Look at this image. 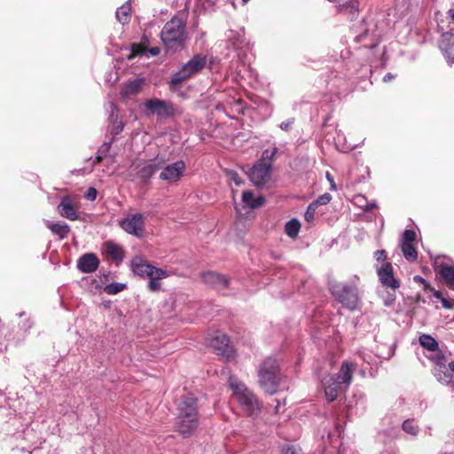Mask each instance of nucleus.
<instances>
[{
	"label": "nucleus",
	"mask_w": 454,
	"mask_h": 454,
	"mask_svg": "<svg viewBox=\"0 0 454 454\" xmlns=\"http://www.w3.org/2000/svg\"><path fill=\"white\" fill-rule=\"evenodd\" d=\"M355 370L356 365L353 363L348 361H344L342 363L335 379L344 387V389H347L351 384Z\"/></svg>",
	"instance_id": "a211bd4d"
},
{
	"label": "nucleus",
	"mask_w": 454,
	"mask_h": 454,
	"mask_svg": "<svg viewBox=\"0 0 454 454\" xmlns=\"http://www.w3.org/2000/svg\"><path fill=\"white\" fill-rule=\"evenodd\" d=\"M375 207H377V204L375 201L367 202L364 204V211H366V212H369Z\"/></svg>",
	"instance_id": "603ef678"
},
{
	"label": "nucleus",
	"mask_w": 454,
	"mask_h": 454,
	"mask_svg": "<svg viewBox=\"0 0 454 454\" xmlns=\"http://www.w3.org/2000/svg\"><path fill=\"white\" fill-rule=\"evenodd\" d=\"M377 274L380 284L386 288L395 291L399 288L400 283L395 278L391 262H384L377 267Z\"/></svg>",
	"instance_id": "f8f14e48"
},
{
	"label": "nucleus",
	"mask_w": 454,
	"mask_h": 454,
	"mask_svg": "<svg viewBox=\"0 0 454 454\" xmlns=\"http://www.w3.org/2000/svg\"><path fill=\"white\" fill-rule=\"evenodd\" d=\"M132 271L142 278H148L152 264L141 256H135L130 262Z\"/></svg>",
	"instance_id": "412c9836"
},
{
	"label": "nucleus",
	"mask_w": 454,
	"mask_h": 454,
	"mask_svg": "<svg viewBox=\"0 0 454 454\" xmlns=\"http://www.w3.org/2000/svg\"><path fill=\"white\" fill-rule=\"evenodd\" d=\"M374 258L377 262H387V254L385 250H377L374 252Z\"/></svg>",
	"instance_id": "c03bdc74"
},
{
	"label": "nucleus",
	"mask_w": 454,
	"mask_h": 454,
	"mask_svg": "<svg viewBox=\"0 0 454 454\" xmlns=\"http://www.w3.org/2000/svg\"><path fill=\"white\" fill-rule=\"evenodd\" d=\"M176 430L184 436L189 437L198 427L197 399L185 395L177 405Z\"/></svg>",
	"instance_id": "f257e3e1"
},
{
	"label": "nucleus",
	"mask_w": 454,
	"mask_h": 454,
	"mask_svg": "<svg viewBox=\"0 0 454 454\" xmlns=\"http://www.w3.org/2000/svg\"><path fill=\"white\" fill-rule=\"evenodd\" d=\"M271 168L270 163L258 160L249 171V178L255 186H262L270 179Z\"/></svg>",
	"instance_id": "1a4fd4ad"
},
{
	"label": "nucleus",
	"mask_w": 454,
	"mask_h": 454,
	"mask_svg": "<svg viewBox=\"0 0 454 454\" xmlns=\"http://www.w3.org/2000/svg\"><path fill=\"white\" fill-rule=\"evenodd\" d=\"M274 412H275L276 414H278V413H279V412H280V403H279V401H278V403H277V405H276V407H275V409H274Z\"/></svg>",
	"instance_id": "bf43d9fd"
},
{
	"label": "nucleus",
	"mask_w": 454,
	"mask_h": 454,
	"mask_svg": "<svg viewBox=\"0 0 454 454\" xmlns=\"http://www.w3.org/2000/svg\"><path fill=\"white\" fill-rule=\"evenodd\" d=\"M159 52H160V50L158 48H153L151 50V54L153 56L159 54Z\"/></svg>",
	"instance_id": "052dcab7"
},
{
	"label": "nucleus",
	"mask_w": 454,
	"mask_h": 454,
	"mask_svg": "<svg viewBox=\"0 0 454 454\" xmlns=\"http://www.w3.org/2000/svg\"><path fill=\"white\" fill-rule=\"evenodd\" d=\"M47 227L61 239H65L70 232L69 226L65 223H51L47 222Z\"/></svg>",
	"instance_id": "c85d7f7f"
},
{
	"label": "nucleus",
	"mask_w": 454,
	"mask_h": 454,
	"mask_svg": "<svg viewBox=\"0 0 454 454\" xmlns=\"http://www.w3.org/2000/svg\"><path fill=\"white\" fill-rule=\"evenodd\" d=\"M403 430L411 435H417L419 428L413 419H406L402 425Z\"/></svg>",
	"instance_id": "72a5a7b5"
},
{
	"label": "nucleus",
	"mask_w": 454,
	"mask_h": 454,
	"mask_svg": "<svg viewBox=\"0 0 454 454\" xmlns=\"http://www.w3.org/2000/svg\"><path fill=\"white\" fill-rule=\"evenodd\" d=\"M120 227L128 234L141 238L145 232V215L137 212L119 220Z\"/></svg>",
	"instance_id": "0eeeda50"
},
{
	"label": "nucleus",
	"mask_w": 454,
	"mask_h": 454,
	"mask_svg": "<svg viewBox=\"0 0 454 454\" xmlns=\"http://www.w3.org/2000/svg\"><path fill=\"white\" fill-rule=\"evenodd\" d=\"M317 203H310L304 214V218L308 223L314 220L315 213L317 210Z\"/></svg>",
	"instance_id": "58836bf2"
},
{
	"label": "nucleus",
	"mask_w": 454,
	"mask_h": 454,
	"mask_svg": "<svg viewBox=\"0 0 454 454\" xmlns=\"http://www.w3.org/2000/svg\"><path fill=\"white\" fill-rule=\"evenodd\" d=\"M355 203L364 210V204L367 203V200L364 195H357L355 197Z\"/></svg>",
	"instance_id": "a18cd8bd"
},
{
	"label": "nucleus",
	"mask_w": 454,
	"mask_h": 454,
	"mask_svg": "<svg viewBox=\"0 0 454 454\" xmlns=\"http://www.w3.org/2000/svg\"><path fill=\"white\" fill-rule=\"evenodd\" d=\"M215 108H216V110H221L222 109L223 111H226V107H225L224 105H217Z\"/></svg>",
	"instance_id": "e2e57ef3"
},
{
	"label": "nucleus",
	"mask_w": 454,
	"mask_h": 454,
	"mask_svg": "<svg viewBox=\"0 0 454 454\" xmlns=\"http://www.w3.org/2000/svg\"><path fill=\"white\" fill-rule=\"evenodd\" d=\"M4 346L2 342H0V353L3 351Z\"/></svg>",
	"instance_id": "69168bd1"
},
{
	"label": "nucleus",
	"mask_w": 454,
	"mask_h": 454,
	"mask_svg": "<svg viewBox=\"0 0 454 454\" xmlns=\"http://www.w3.org/2000/svg\"><path fill=\"white\" fill-rule=\"evenodd\" d=\"M160 40L168 51H176L183 49L186 40V21L174 16L162 27Z\"/></svg>",
	"instance_id": "f03ea898"
},
{
	"label": "nucleus",
	"mask_w": 454,
	"mask_h": 454,
	"mask_svg": "<svg viewBox=\"0 0 454 454\" xmlns=\"http://www.w3.org/2000/svg\"><path fill=\"white\" fill-rule=\"evenodd\" d=\"M59 215L67 219L74 221L78 218L76 207L69 196H64L58 206Z\"/></svg>",
	"instance_id": "6ab92c4d"
},
{
	"label": "nucleus",
	"mask_w": 454,
	"mask_h": 454,
	"mask_svg": "<svg viewBox=\"0 0 454 454\" xmlns=\"http://www.w3.org/2000/svg\"><path fill=\"white\" fill-rule=\"evenodd\" d=\"M242 201L249 208L254 209L263 205L264 198L262 196L255 198L252 192L246 191L242 193Z\"/></svg>",
	"instance_id": "a878e982"
},
{
	"label": "nucleus",
	"mask_w": 454,
	"mask_h": 454,
	"mask_svg": "<svg viewBox=\"0 0 454 454\" xmlns=\"http://www.w3.org/2000/svg\"><path fill=\"white\" fill-rule=\"evenodd\" d=\"M402 253L404 258L409 262H414L417 260L418 253L413 244H400Z\"/></svg>",
	"instance_id": "7c9ffc66"
},
{
	"label": "nucleus",
	"mask_w": 454,
	"mask_h": 454,
	"mask_svg": "<svg viewBox=\"0 0 454 454\" xmlns=\"http://www.w3.org/2000/svg\"><path fill=\"white\" fill-rule=\"evenodd\" d=\"M104 253L117 262H121L124 257L122 247L113 241L104 244Z\"/></svg>",
	"instance_id": "5701e85b"
},
{
	"label": "nucleus",
	"mask_w": 454,
	"mask_h": 454,
	"mask_svg": "<svg viewBox=\"0 0 454 454\" xmlns=\"http://www.w3.org/2000/svg\"><path fill=\"white\" fill-rule=\"evenodd\" d=\"M416 237L417 234L413 230H406L403 234L400 244H412Z\"/></svg>",
	"instance_id": "4c0bfd02"
},
{
	"label": "nucleus",
	"mask_w": 454,
	"mask_h": 454,
	"mask_svg": "<svg viewBox=\"0 0 454 454\" xmlns=\"http://www.w3.org/2000/svg\"><path fill=\"white\" fill-rule=\"evenodd\" d=\"M434 375L440 383L445 385L450 383L452 380V375L446 372V367H435L434 369Z\"/></svg>",
	"instance_id": "473e14b6"
},
{
	"label": "nucleus",
	"mask_w": 454,
	"mask_h": 454,
	"mask_svg": "<svg viewBox=\"0 0 454 454\" xmlns=\"http://www.w3.org/2000/svg\"><path fill=\"white\" fill-rule=\"evenodd\" d=\"M322 386L325 390V397L329 402L336 399L339 392L345 390L344 387L336 380L334 375H327L322 380Z\"/></svg>",
	"instance_id": "ddd939ff"
},
{
	"label": "nucleus",
	"mask_w": 454,
	"mask_h": 454,
	"mask_svg": "<svg viewBox=\"0 0 454 454\" xmlns=\"http://www.w3.org/2000/svg\"><path fill=\"white\" fill-rule=\"evenodd\" d=\"M325 176L331 184V190L336 191V184L334 183L333 177L331 176V174L329 172H326Z\"/></svg>",
	"instance_id": "3c124183"
},
{
	"label": "nucleus",
	"mask_w": 454,
	"mask_h": 454,
	"mask_svg": "<svg viewBox=\"0 0 454 454\" xmlns=\"http://www.w3.org/2000/svg\"><path fill=\"white\" fill-rule=\"evenodd\" d=\"M440 301H441L442 307L445 309H452L453 308V301L448 300L443 297Z\"/></svg>",
	"instance_id": "09e8293b"
},
{
	"label": "nucleus",
	"mask_w": 454,
	"mask_h": 454,
	"mask_svg": "<svg viewBox=\"0 0 454 454\" xmlns=\"http://www.w3.org/2000/svg\"><path fill=\"white\" fill-rule=\"evenodd\" d=\"M434 352L435 354L427 356V358L434 362L437 367L445 368L447 360L444 354L442 351H439V349Z\"/></svg>",
	"instance_id": "f704fd0d"
},
{
	"label": "nucleus",
	"mask_w": 454,
	"mask_h": 454,
	"mask_svg": "<svg viewBox=\"0 0 454 454\" xmlns=\"http://www.w3.org/2000/svg\"><path fill=\"white\" fill-rule=\"evenodd\" d=\"M293 122L294 121L291 119L287 120V121H282L280 123V129H283V130H288L291 128Z\"/></svg>",
	"instance_id": "8fccbe9b"
},
{
	"label": "nucleus",
	"mask_w": 454,
	"mask_h": 454,
	"mask_svg": "<svg viewBox=\"0 0 454 454\" xmlns=\"http://www.w3.org/2000/svg\"><path fill=\"white\" fill-rule=\"evenodd\" d=\"M210 346L217 355L228 360L234 356L235 351L232 345H231L230 339L223 333H219L213 337L210 341Z\"/></svg>",
	"instance_id": "9d476101"
},
{
	"label": "nucleus",
	"mask_w": 454,
	"mask_h": 454,
	"mask_svg": "<svg viewBox=\"0 0 454 454\" xmlns=\"http://www.w3.org/2000/svg\"><path fill=\"white\" fill-rule=\"evenodd\" d=\"M143 84L144 79L142 78H137L129 81L122 85L121 93L124 97L136 95L139 92Z\"/></svg>",
	"instance_id": "b1692460"
},
{
	"label": "nucleus",
	"mask_w": 454,
	"mask_h": 454,
	"mask_svg": "<svg viewBox=\"0 0 454 454\" xmlns=\"http://www.w3.org/2000/svg\"><path fill=\"white\" fill-rule=\"evenodd\" d=\"M301 229V223L296 219H292L286 223L285 231L290 238H296Z\"/></svg>",
	"instance_id": "2f4dec72"
},
{
	"label": "nucleus",
	"mask_w": 454,
	"mask_h": 454,
	"mask_svg": "<svg viewBox=\"0 0 454 454\" xmlns=\"http://www.w3.org/2000/svg\"><path fill=\"white\" fill-rule=\"evenodd\" d=\"M243 3L247 4L249 0H242Z\"/></svg>",
	"instance_id": "774afa93"
},
{
	"label": "nucleus",
	"mask_w": 454,
	"mask_h": 454,
	"mask_svg": "<svg viewBox=\"0 0 454 454\" xmlns=\"http://www.w3.org/2000/svg\"><path fill=\"white\" fill-rule=\"evenodd\" d=\"M169 276H170L169 271L163 270V269L156 268L153 265H152L149 275H148V278H149L148 288H149V290L153 291V292L160 290V284L158 282V280L166 278Z\"/></svg>",
	"instance_id": "aec40b11"
},
{
	"label": "nucleus",
	"mask_w": 454,
	"mask_h": 454,
	"mask_svg": "<svg viewBox=\"0 0 454 454\" xmlns=\"http://www.w3.org/2000/svg\"><path fill=\"white\" fill-rule=\"evenodd\" d=\"M97 194H98V191L95 188H93V187H90L87 190L86 193L84 194V197L87 200L93 201V200H96Z\"/></svg>",
	"instance_id": "37998d69"
},
{
	"label": "nucleus",
	"mask_w": 454,
	"mask_h": 454,
	"mask_svg": "<svg viewBox=\"0 0 454 454\" xmlns=\"http://www.w3.org/2000/svg\"><path fill=\"white\" fill-rule=\"evenodd\" d=\"M448 366H449L450 370L452 372H454V361L450 362V363H449V364H448Z\"/></svg>",
	"instance_id": "680f3d73"
},
{
	"label": "nucleus",
	"mask_w": 454,
	"mask_h": 454,
	"mask_svg": "<svg viewBox=\"0 0 454 454\" xmlns=\"http://www.w3.org/2000/svg\"><path fill=\"white\" fill-rule=\"evenodd\" d=\"M283 454H299L294 448H286L284 450Z\"/></svg>",
	"instance_id": "6e6d98bb"
},
{
	"label": "nucleus",
	"mask_w": 454,
	"mask_h": 454,
	"mask_svg": "<svg viewBox=\"0 0 454 454\" xmlns=\"http://www.w3.org/2000/svg\"><path fill=\"white\" fill-rule=\"evenodd\" d=\"M439 47L448 64L452 65L454 63V35L451 33L442 34Z\"/></svg>",
	"instance_id": "dca6fc26"
},
{
	"label": "nucleus",
	"mask_w": 454,
	"mask_h": 454,
	"mask_svg": "<svg viewBox=\"0 0 454 454\" xmlns=\"http://www.w3.org/2000/svg\"><path fill=\"white\" fill-rule=\"evenodd\" d=\"M278 151V149L276 146L264 150L259 160H263V162L270 163L271 166Z\"/></svg>",
	"instance_id": "e433bc0d"
},
{
	"label": "nucleus",
	"mask_w": 454,
	"mask_h": 454,
	"mask_svg": "<svg viewBox=\"0 0 454 454\" xmlns=\"http://www.w3.org/2000/svg\"><path fill=\"white\" fill-rule=\"evenodd\" d=\"M332 199V196L329 193H325L317 198V200L313 201L312 203H317V207L319 205H326L330 202Z\"/></svg>",
	"instance_id": "ea45409f"
},
{
	"label": "nucleus",
	"mask_w": 454,
	"mask_h": 454,
	"mask_svg": "<svg viewBox=\"0 0 454 454\" xmlns=\"http://www.w3.org/2000/svg\"><path fill=\"white\" fill-rule=\"evenodd\" d=\"M229 385L233 396L237 399L243 410L250 417H256L260 413L261 406L254 395L237 378L231 376Z\"/></svg>",
	"instance_id": "7ed1b4c3"
},
{
	"label": "nucleus",
	"mask_w": 454,
	"mask_h": 454,
	"mask_svg": "<svg viewBox=\"0 0 454 454\" xmlns=\"http://www.w3.org/2000/svg\"><path fill=\"white\" fill-rule=\"evenodd\" d=\"M395 300V296L394 294H389V296L384 301V304L387 307H389L393 304Z\"/></svg>",
	"instance_id": "864d4df0"
},
{
	"label": "nucleus",
	"mask_w": 454,
	"mask_h": 454,
	"mask_svg": "<svg viewBox=\"0 0 454 454\" xmlns=\"http://www.w3.org/2000/svg\"><path fill=\"white\" fill-rule=\"evenodd\" d=\"M358 6L359 4L357 0H348L345 3L339 4L337 5V10L339 12L348 13L353 19L358 14Z\"/></svg>",
	"instance_id": "bb28decb"
},
{
	"label": "nucleus",
	"mask_w": 454,
	"mask_h": 454,
	"mask_svg": "<svg viewBox=\"0 0 454 454\" xmlns=\"http://www.w3.org/2000/svg\"><path fill=\"white\" fill-rule=\"evenodd\" d=\"M207 64V58L201 54L194 55L187 63L172 74L169 81L171 90H176L182 82L201 71Z\"/></svg>",
	"instance_id": "39448f33"
},
{
	"label": "nucleus",
	"mask_w": 454,
	"mask_h": 454,
	"mask_svg": "<svg viewBox=\"0 0 454 454\" xmlns=\"http://www.w3.org/2000/svg\"><path fill=\"white\" fill-rule=\"evenodd\" d=\"M123 129V124L121 121H117V120L114 121V128H113V132L114 134H119L120 132H121Z\"/></svg>",
	"instance_id": "de8ad7c7"
},
{
	"label": "nucleus",
	"mask_w": 454,
	"mask_h": 454,
	"mask_svg": "<svg viewBox=\"0 0 454 454\" xmlns=\"http://www.w3.org/2000/svg\"><path fill=\"white\" fill-rule=\"evenodd\" d=\"M99 265V260L92 254L88 253L82 255L77 261V268L83 273H92L97 270Z\"/></svg>",
	"instance_id": "f3484780"
},
{
	"label": "nucleus",
	"mask_w": 454,
	"mask_h": 454,
	"mask_svg": "<svg viewBox=\"0 0 454 454\" xmlns=\"http://www.w3.org/2000/svg\"><path fill=\"white\" fill-rule=\"evenodd\" d=\"M413 280L416 282V283H419V284H422L425 287V289H428L430 288V285L427 282V280L422 278L421 276H419V275H416L414 276L413 278Z\"/></svg>",
	"instance_id": "49530a36"
},
{
	"label": "nucleus",
	"mask_w": 454,
	"mask_h": 454,
	"mask_svg": "<svg viewBox=\"0 0 454 454\" xmlns=\"http://www.w3.org/2000/svg\"><path fill=\"white\" fill-rule=\"evenodd\" d=\"M109 106L111 108V117L113 118L114 116V112L116 110V106L113 103V102H110L109 103Z\"/></svg>",
	"instance_id": "4d7b16f0"
},
{
	"label": "nucleus",
	"mask_w": 454,
	"mask_h": 454,
	"mask_svg": "<svg viewBox=\"0 0 454 454\" xmlns=\"http://www.w3.org/2000/svg\"><path fill=\"white\" fill-rule=\"evenodd\" d=\"M227 174H228L230 180L234 182L237 185H240L242 184V180L239 176L237 172L230 170L227 172Z\"/></svg>",
	"instance_id": "79ce46f5"
},
{
	"label": "nucleus",
	"mask_w": 454,
	"mask_h": 454,
	"mask_svg": "<svg viewBox=\"0 0 454 454\" xmlns=\"http://www.w3.org/2000/svg\"><path fill=\"white\" fill-rule=\"evenodd\" d=\"M228 43L234 50H239L245 44L244 31L229 30L226 34Z\"/></svg>",
	"instance_id": "393cba45"
},
{
	"label": "nucleus",
	"mask_w": 454,
	"mask_h": 454,
	"mask_svg": "<svg viewBox=\"0 0 454 454\" xmlns=\"http://www.w3.org/2000/svg\"><path fill=\"white\" fill-rule=\"evenodd\" d=\"M258 378L260 386L265 392L275 394L280 381L278 362L272 357L265 359L259 367Z\"/></svg>",
	"instance_id": "20e7f679"
},
{
	"label": "nucleus",
	"mask_w": 454,
	"mask_h": 454,
	"mask_svg": "<svg viewBox=\"0 0 454 454\" xmlns=\"http://www.w3.org/2000/svg\"><path fill=\"white\" fill-rule=\"evenodd\" d=\"M429 289L433 292V296L434 298H436V299H438L440 301L443 298L442 295V293L440 291L435 290V289L431 288V287Z\"/></svg>",
	"instance_id": "5fc2aeb1"
},
{
	"label": "nucleus",
	"mask_w": 454,
	"mask_h": 454,
	"mask_svg": "<svg viewBox=\"0 0 454 454\" xmlns=\"http://www.w3.org/2000/svg\"><path fill=\"white\" fill-rule=\"evenodd\" d=\"M110 144L105 143L101 145V147L98 150V155L97 156L98 162H99L103 159L104 155L108 152Z\"/></svg>",
	"instance_id": "a19ab883"
},
{
	"label": "nucleus",
	"mask_w": 454,
	"mask_h": 454,
	"mask_svg": "<svg viewBox=\"0 0 454 454\" xmlns=\"http://www.w3.org/2000/svg\"><path fill=\"white\" fill-rule=\"evenodd\" d=\"M449 12H450V17L454 20V9L450 10Z\"/></svg>",
	"instance_id": "0e129e2a"
},
{
	"label": "nucleus",
	"mask_w": 454,
	"mask_h": 454,
	"mask_svg": "<svg viewBox=\"0 0 454 454\" xmlns=\"http://www.w3.org/2000/svg\"><path fill=\"white\" fill-rule=\"evenodd\" d=\"M330 290L343 307L349 310L356 309L359 299L357 290L354 286L334 282L330 284Z\"/></svg>",
	"instance_id": "423d86ee"
},
{
	"label": "nucleus",
	"mask_w": 454,
	"mask_h": 454,
	"mask_svg": "<svg viewBox=\"0 0 454 454\" xmlns=\"http://www.w3.org/2000/svg\"><path fill=\"white\" fill-rule=\"evenodd\" d=\"M130 4L126 3L116 11V18L122 25L129 23L130 20Z\"/></svg>",
	"instance_id": "c756f323"
},
{
	"label": "nucleus",
	"mask_w": 454,
	"mask_h": 454,
	"mask_svg": "<svg viewBox=\"0 0 454 454\" xmlns=\"http://www.w3.org/2000/svg\"><path fill=\"white\" fill-rule=\"evenodd\" d=\"M434 270L443 278L449 288L454 291V265H448L437 258L434 262Z\"/></svg>",
	"instance_id": "2eb2a0df"
},
{
	"label": "nucleus",
	"mask_w": 454,
	"mask_h": 454,
	"mask_svg": "<svg viewBox=\"0 0 454 454\" xmlns=\"http://www.w3.org/2000/svg\"><path fill=\"white\" fill-rule=\"evenodd\" d=\"M145 107L148 114H156L160 118H168L174 114L175 109L169 101L153 98L145 102Z\"/></svg>",
	"instance_id": "6e6552de"
},
{
	"label": "nucleus",
	"mask_w": 454,
	"mask_h": 454,
	"mask_svg": "<svg viewBox=\"0 0 454 454\" xmlns=\"http://www.w3.org/2000/svg\"><path fill=\"white\" fill-rule=\"evenodd\" d=\"M203 281L215 287H226L228 286V279L225 276L220 275L215 271H207L201 274Z\"/></svg>",
	"instance_id": "4be33fe9"
},
{
	"label": "nucleus",
	"mask_w": 454,
	"mask_h": 454,
	"mask_svg": "<svg viewBox=\"0 0 454 454\" xmlns=\"http://www.w3.org/2000/svg\"><path fill=\"white\" fill-rule=\"evenodd\" d=\"M132 50H133L134 54H136L137 51H135V47L134 46L132 47Z\"/></svg>",
	"instance_id": "338daca9"
},
{
	"label": "nucleus",
	"mask_w": 454,
	"mask_h": 454,
	"mask_svg": "<svg viewBox=\"0 0 454 454\" xmlns=\"http://www.w3.org/2000/svg\"><path fill=\"white\" fill-rule=\"evenodd\" d=\"M125 288H126V284L115 282V283H111V284L106 285L104 287V291L107 294L114 295V294H116L123 291Z\"/></svg>",
	"instance_id": "c9c22d12"
},
{
	"label": "nucleus",
	"mask_w": 454,
	"mask_h": 454,
	"mask_svg": "<svg viewBox=\"0 0 454 454\" xmlns=\"http://www.w3.org/2000/svg\"><path fill=\"white\" fill-rule=\"evenodd\" d=\"M392 79H393V75H392L390 73L387 74L383 77V81H384V82H389V81H390V80H392Z\"/></svg>",
	"instance_id": "13d9d810"
},
{
	"label": "nucleus",
	"mask_w": 454,
	"mask_h": 454,
	"mask_svg": "<svg viewBox=\"0 0 454 454\" xmlns=\"http://www.w3.org/2000/svg\"><path fill=\"white\" fill-rule=\"evenodd\" d=\"M165 160L162 157L157 156L153 160L151 161H144L141 164L137 165V168L138 169V175L143 180H148L153 176V175L159 169Z\"/></svg>",
	"instance_id": "4468645a"
},
{
	"label": "nucleus",
	"mask_w": 454,
	"mask_h": 454,
	"mask_svg": "<svg viewBox=\"0 0 454 454\" xmlns=\"http://www.w3.org/2000/svg\"><path fill=\"white\" fill-rule=\"evenodd\" d=\"M419 344L427 351L434 352L439 348L437 340L429 334H421L419 338Z\"/></svg>",
	"instance_id": "cd10ccee"
},
{
	"label": "nucleus",
	"mask_w": 454,
	"mask_h": 454,
	"mask_svg": "<svg viewBox=\"0 0 454 454\" xmlns=\"http://www.w3.org/2000/svg\"><path fill=\"white\" fill-rule=\"evenodd\" d=\"M185 171V163L184 160H177L168 164L160 172V179L169 184L178 182Z\"/></svg>",
	"instance_id": "9b49d317"
}]
</instances>
